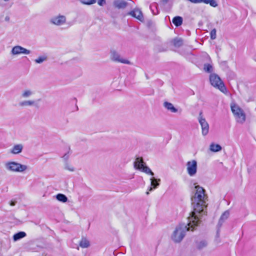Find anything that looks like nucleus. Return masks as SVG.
I'll list each match as a JSON object with an SVG mask.
<instances>
[{
    "label": "nucleus",
    "mask_w": 256,
    "mask_h": 256,
    "mask_svg": "<svg viewBox=\"0 0 256 256\" xmlns=\"http://www.w3.org/2000/svg\"><path fill=\"white\" fill-rule=\"evenodd\" d=\"M195 189L196 192L191 199L194 210L188 216L190 224L200 222L202 216L206 214V196L205 190L199 186H196Z\"/></svg>",
    "instance_id": "1"
},
{
    "label": "nucleus",
    "mask_w": 256,
    "mask_h": 256,
    "mask_svg": "<svg viewBox=\"0 0 256 256\" xmlns=\"http://www.w3.org/2000/svg\"><path fill=\"white\" fill-rule=\"evenodd\" d=\"M187 224H181L177 226L171 236L172 240L175 242H180L182 241L187 231H193L196 226H198L200 222H196V224H190L188 217V218Z\"/></svg>",
    "instance_id": "2"
},
{
    "label": "nucleus",
    "mask_w": 256,
    "mask_h": 256,
    "mask_svg": "<svg viewBox=\"0 0 256 256\" xmlns=\"http://www.w3.org/2000/svg\"><path fill=\"white\" fill-rule=\"evenodd\" d=\"M6 169L14 172H23L28 169V166L16 162L9 161L4 164Z\"/></svg>",
    "instance_id": "3"
},
{
    "label": "nucleus",
    "mask_w": 256,
    "mask_h": 256,
    "mask_svg": "<svg viewBox=\"0 0 256 256\" xmlns=\"http://www.w3.org/2000/svg\"><path fill=\"white\" fill-rule=\"evenodd\" d=\"M210 81L211 84L225 94L227 92L226 87L220 78L216 74H212L210 76Z\"/></svg>",
    "instance_id": "4"
},
{
    "label": "nucleus",
    "mask_w": 256,
    "mask_h": 256,
    "mask_svg": "<svg viewBox=\"0 0 256 256\" xmlns=\"http://www.w3.org/2000/svg\"><path fill=\"white\" fill-rule=\"evenodd\" d=\"M232 111L238 122L243 123L246 120V114L243 110L238 106L234 104L231 106Z\"/></svg>",
    "instance_id": "5"
},
{
    "label": "nucleus",
    "mask_w": 256,
    "mask_h": 256,
    "mask_svg": "<svg viewBox=\"0 0 256 256\" xmlns=\"http://www.w3.org/2000/svg\"><path fill=\"white\" fill-rule=\"evenodd\" d=\"M50 23L57 26H60L66 24V16L58 14L52 16L50 19Z\"/></svg>",
    "instance_id": "6"
},
{
    "label": "nucleus",
    "mask_w": 256,
    "mask_h": 256,
    "mask_svg": "<svg viewBox=\"0 0 256 256\" xmlns=\"http://www.w3.org/2000/svg\"><path fill=\"white\" fill-rule=\"evenodd\" d=\"M186 170L188 175L191 177L194 176L198 172V162L195 160H192L186 162Z\"/></svg>",
    "instance_id": "7"
},
{
    "label": "nucleus",
    "mask_w": 256,
    "mask_h": 256,
    "mask_svg": "<svg viewBox=\"0 0 256 256\" xmlns=\"http://www.w3.org/2000/svg\"><path fill=\"white\" fill-rule=\"evenodd\" d=\"M30 53L31 50L18 45L14 46L10 51V54L12 56L28 55Z\"/></svg>",
    "instance_id": "8"
},
{
    "label": "nucleus",
    "mask_w": 256,
    "mask_h": 256,
    "mask_svg": "<svg viewBox=\"0 0 256 256\" xmlns=\"http://www.w3.org/2000/svg\"><path fill=\"white\" fill-rule=\"evenodd\" d=\"M110 59L116 62H120L124 64H130V62L122 58L120 54L115 50H112L110 52Z\"/></svg>",
    "instance_id": "9"
},
{
    "label": "nucleus",
    "mask_w": 256,
    "mask_h": 256,
    "mask_svg": "<svg viewBox=\"0 0 256 256\" xmlns=\"http://www.w3.org/2000/svg\"><path fill=\"white\" fill-rule=\"evenodd\" d=\"M198 120L202 128V134L204 136L207 135L209 132V125L203 117L202 112H200Z\"/></svg>",
    "instance_id": "10"
},
{
    "label": "nucleus",
    "mask_w": 256,
    "mask_h": 256,
    "mask_svg": "<svg viewBox=\"0 0 256 256\" xmlns=\"http://www.w3.org/2000/svg\"><path fill=\"white\" fill-rule=\"evenodd\" d=\"M128 14L137 18L140 21L143 20V16L142 12L138 9H134L128 13Z\"/></svg>",
    "instance_id": "11"
},
{
    "label": "nucleus",
    "mask_w": 256,
    "mask_h": 256,
    "mask_svg": "<svg viewBox=\"0 0 256 256\" xmlns=\"http://www.w3.org/2000/svg\"><path fill=\"white\" fill-rule=\"evenodd\" d=\"M114 7L118 8H124L128 5L127 2L124 0H114L113 2Z\"/></svg>",
    "instance_id": "12"
},
{
    "label": "nucleus",
    "mask_w": 256,
    "mask_h": 256,
    "mask_svg": "<svg viewBox=\"0 0 256 256\" xmlns=\"http://www.w3.org/2000/svg\"><path fill=\"white\" fill-rule=\"evenodd\" d=\"M150 186H151L149 188V191H152L154 189H155L158 188L160 185L159 182L160 181V180L159 178H156L154 177H152L150 178Z\"/></svg>",
    "instance_id": "13"
},
{
    "label": "nucleus",
    "mask_w": 256,
    "mask_h": 256,
    "mask_svg": "<svg viewBox=\"0 0 256 256\" xmlns=\"http://www.w3.org/2000/svg\"><path fill=\"white\" fill-rule=\"evenodd\" d=\"M23 148V146L22 144H16L10 150V152L14 154H19L22 152Z\"/></svg>",
    "instance_id": "14"
},
{
    "label": "nucleus",
    "mask_w": 256,
    "mask_h": 256,
    "mask_svg": "<svg viewBox=\"0 0 256 256\" xmlns=\"http://www.w3.org/2000/svg\"><path fill=\"white\" fill-rule=\"evenodd\" d=\"M144 162L142 158H138L134 162V167L140 170L144 166Z\"/></svg>",
    "instance_id": "15"
},
{
    "label": "nucleus",
    "mask_w": 256,
    "mask_h": 256,
    "mask_svg": "<svg viewBox=\"0 0 256 256\" xmlns=\"http://www.w3.org/2000/svg\"><path fill=\"white\" fill-rule=\"evenodd\" d=\"M34 92L33 90L26 88L22 90L21 94V97L23 98H27L31 97L34 94Z\"/></svg>",
    "instance_id": "16"
},
{
    "label": "nucleus",
    "mask_w": 256,
    "mask_h": 256,
    "mask_svg": "<svg viewBox=\"0 0 256 256\" xmlns=\"http://www.w3.org/2000/svg\"><path fill=\"white\" fill-rule=\"evenodd\" d=\"M164 106L166 109L172 112L176 113L178 112V109L170 102H166L164 103Z\"/></svg>",
    "instance_id": "17"
},
{
    "label": "nucleus",
    "mask_w": 256,
    "mask_h": 256,
    "mask_svg": "<svg viewBox=\"0 0 256 256\" xmlns=\"http://www.w3.org/2000/svg\"><path fill=\"white\" fill-rule=\"evenodd\" d=\"M229 216H230L229 211L228 210L225 211L222 214V215L221 216L220 218V220H219V222L218 223V226H221L222 223L228 218L229 217Z\"/></svg>",
    "instance_id": "18"
},
{
    "label": "nucleus",
    "mask_w": 256,
    "mask_h": 256,
    "mask_svg": "<svg viewBox=\"0 0 256 256\" xmlns=\"http://www.w3.org/2000/svg\"><path fill=\"white\" fill-rule=\"evenodd\" d=\"M79 244L82 248H87L90 246V242L86 238H82Z\"/></svg>",
    "instance_id": "19"
},
{
    "label": "nucleus",
    "mask_w": 256,
    "mask_h": 256,
    "mask_svg": "<svg viewBox=\"0 0 256 256\" xmlns=\"http://www.w3.org/2000/svg\"><path fill=\"white\" fill-rule=\"evenodd\" d=\"M48 60V56L46 54L40 56L36 58L34 60L36 64H40Z\"/></svg>",
    "instance_id": "20"
},
{
    "label": "nucleus",
    "mask_w": 256,
    "mask_h": 256,
    "mask_svg": "<svg viewBox=\"0 0 256 256\" xmlns=\"http://www.w3.org/2000/svg\"><path fill=\"white\" fill-rule=\"evenodd\" d=\"M210 150L212 152H218L222 150V147L218 144L212 143L210 146Z\"/></svg>",
    "instance_id": "21"
},
{
    "label": "nucleus",
    "mask_w": 256,
    "mask_h": 256,
    "mask_svg": "<svg viewBox=\"0 0 256 256\" xmlns=\"http://www.w3.org/2000/svg\"><path fill=\"white\" fill-rule=\"evenodd\" d=\"M26 236V234L24 232H20L16 234H14L13 236V240L14 242L18 241L20 239L25 237Z\"/></svg>",
    "instance_id": "22"
},
{
    "label": "nucleus",
    "mask_w": 256,
    "mask_h": 256,
    "mask_svg": "<svg viewBox=\"0 0 256 256\" xmlns=\"http://www.w3.org/2000/svg\"><path fill=\"white\" fill-rule=\"evenodd\" d=\"M35 104V101L34 100H26L22 101L20 103V105L22 106H30Z\"/></svg>",
    "instance_id": "23"
},
{
    "label": "nucleus",
    "mask_w": 256,
    "mask_h": 256,
    "mask_svg": "<svg viewBox=\"0 0 256 256\" xmlns=\"http://www.w3.org/2000/svg\"><path fill=\"white\" fill-rule=\"evenodd\" d=\"M208 245V242L206 240H200L196 242V246L198 250H202L205 248Z\"/></svg>",
    "instance_id": "24"
},
{
    "label": "nucleus",
    "mask_w": 256,
    "mask_h": 256,
    "mask_svg": "<svg viewBox=\"0 0 256 256\" xmlns=\"http://www.w3.org/2000/svg\"><path fill=\"white\" fill-rule=\"evenodd\" d=\"M172 22L176 26H180L182 23V18L179 16H175L172 20Z\"/></svg>",
    "instance_id": "25"
},
{
    "label": "nucleus",
    "mask_w": 256,
    "mask_h": 256,
    "mask_svg": "<svg viewBox=\"0 0 256 256\" xmlns=\"http://www.w3.org/2000/svg\"><path fill=\"white\" fill-rule=\"evenodd\" d=\"M56 199L61 202H66L68 201L67 197L64 194H58L56 196Z\"/></svg>",
    "instance_id": "26"
},
{
    "label": "nucleus",
    "mask_w": 256,
    "mask_h": 256,
    "mask_svg": "<svg viewBox=\"0 0 256 256\" xmlns=\"http://www.w3.org/2000/svg\"><path fill=\"white\" fill-rule=\"evenodd\" d=\"M140 171L146 173L147 174H150L152 176H154V173L147 166H144L141 169Z\"/></svg>",
    "instance_id": "27"
},
{
    "label": "nucleus",
    "mask_w": 256,
    "mask_h": 256,
    "mask_svg": "<svg viewBox=\"0 0 256 256\" xmlns=\"http://www.w3.org/2000/svg\"><path fill=\"white\" fill-rule=\"evenodd\" d=\"M204 69L206 72H211L213 70V67L212 65L210 64H206L204 66Z\"/></svg>",
    "instance_id": "28"
},
{
    "label": "nucleus",
    "mask_w": 256,
    "mask_h": 256,
    "mask_svg": "<svg viewBox=\"0 0 256 256\" xmlns=\"http://www.w3.org/2000/svg\"><path fill=\"white\" fill-rule=\"evenodd\" d=\"M174 45L176 47H180L183 44L182 40L180 38H175L173 40Z\"/></svg>",
    "instance_id": "29"
},
{
    "label": "nucleus",
    "mask_w": 256,
    "mask_h": 256,
    "mask_svg": "<svg viewBox=\"0 0 256 256\" xmlns=\"http://www.w3.org/2000/svg\"><path fill=\"white\" fill-rule=\"evenodd\" d=\"M80 2L84 4L90 5L96 2V0H80Z\"/></svg>",
    "instance_id": "30"
},
{
    "label": "nucleus",
    "mask_w": 256,
    "mask_h": 256,
    "mask_svg": "<svg viewBox=\"0 0 256 256\" xmlns=\"http://www.w3.org/2000/svg\"><path fill=\"white\" fill-rule=\"evenodd\" d=\"M216 31L215 28H214L211 30L210 32L211 39L214 40L216 38Z\"/></svg>",
    "instance_id": "31"
},
{
    "label": "nucleus",
    "mask_w": 256,
    "mask_h": 256,
    "mask_svg": "<svg viewBox=\"0 0 256 256\" xmlns=\"http://www.w3.org/2000/svg\"><path fill=\"white\" fill-rule=\"evenodd\" d=\"M64 168H65V169L68 170L70 172H74V168L72 166H71L68 164H66Z\"/></svg>",
    "instance_id": "32"
},
{
    "label": "nucleus",
    "mask_w": 256,
    "mask_h": 256,
    "mask_svg": "<svg viewBox=\"0 0 256 256\" xmlns=\"http://www.w3.org/2000/svg\"><path fill=\"white\" fill-rule=\"evenodd\" d=\"M106 4V0H98V4L100 6H103Z\"/></svg>",
    "instance_id": "33"
},
{
    "label": "nucleus",
    "mask_w": 256,
    "mask_h": 256,
    "mask_svg": "<svg viewBox=\"0 0 256 256\" xmlns=\"http://www.w3.org/2000/svg\"><path fill=\"white\" fill-rule=\"evenodd\" d=\"M10 16H5L4 20L6 22H8L10 21Z\"/></svg>",
    "instance_id": "34"
},
{
    "label": "nucleus",
    "mask_w": 256,
    "mask_h": 256,
    "mask_svg": "<svg viewBox=\"0 0 256 256\" xmlns=\"http://www.w3.org/2000/svg\"><path fill=\"white\" fill-rule=\"evenodd\" d=\"M16 201H11V202L10 203V205L11 206H14L16 204Z\"/></svg>",
    "instance_id": "35"
},
{
    "label": "nucleus",
    "mask_w": 256,
    "mask_h": 256,
    "mask_svg": "<svg viewBox=\"0 0 256 256\" xmlns=\"http://www.w3.org/2000/svg\"><path fill=\"white\" fill-rule=\"evenodd\" d=\"M146 194H149V192H146Z\"/></svg>",
    "instance_id": "36"
},
{
    "label": "nucleus",
    "mask_w": 256,
    "mask_h": 256,
    "mask_svg": "<svg viewBox=\"0 0 256 256\" xmlns=\"http://www.w3.org/2000/svg\"><path fill=\"white\" fill-rule=\"evenodd\" d=\"M4 1H6V2H8V1H9L10 0H4Z\"/></svg>",
    "instance_id": "37"
},
{
    "label": "nucleus",
    "mask_w": 256,
    "mask_h": 256,
    "mask_svg": "<svg viewBox=\"0 0 256 256\" xmlns=\"http://www.w3.org/2000/svg\"><path fill=\"white\" fill-rule=\"evenodd\" d=\"M64 157H66V158H67V156H66V155L64 156Z\"/></svg>",
    "instance_id": "38"
}]
</instances>
